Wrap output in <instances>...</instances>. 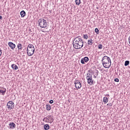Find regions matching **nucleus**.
<instances>
[{
  "label": "nucleus",
  "mask_w": 130,
  "mask_h": 130,
  "mask_svg": "<svg viewBox=\"0 0 130 130\" xmlns=\"http://www.w3.org/2000/svg\"><path fill=\"white\" fill-rule=\"evenodd\" d=\"M86 79L87 80H90V79H92V76H87Z\"/></svg>",
  "instance_id": "26"
},
{
  "label": "nucleus",
  "mask_w": 130,
  "mask_h": 130,
  "mask_svg": "<svg viewBox=\"0 0 130 130\" xmlns=\"http://www.w3.org/2000/svg\"><path fill=\"white\" fill-rule=\"evenodd\" d=\"M128 42H129V43L130 44V36H129V37L128 38Z\"/></svg>",
  "instance_id": "34"
},
{
  "label": "nucleus",
  "mask_w": 130,
  "mask_h": 130,
  "mask_svg": "<svg viewBox=\"0 0 130 130\" xmlns=\"http://www.w3.org/2000/svg\"><path fill=\"white\" fill-rule=\"evenodd\" d=\"M94 78H96V76H94Z\"/></svg>",
  "instance_id": "37"
},
{
  "label": "nucleus",
  "mask_w": 130,
  "mask_h": 130,
  "mask_svg": "<svg viewBox=\"0 0 130 130\" xmlns=\"http://www.w3.org/2000/svg\"><path fill=\"white\" fill-rule=\"evenodd\" d=\"M89 61V57H84L81 59V62L82 64H85V62H88Z\"/></svg>",
  "instance_id": "7"
},
{
  "label": "nucleus",
  "mask_w": 130,
  "mask_h": 130,
  "mask_svg": "<svg viewBox=\"0 0 130 130\" xmlns=\"http://www.w3.org/2000/svg\"><path fill=\"white\" fill-rule=\"evenodd\" d=\"M115 82H117V83H118V82H119V79H118V78H116L114 80Z\"/></svg>",
  "instance_id": "28"
},
{
  "label": "nucleus",
  "mask_w": 130,
  "mask_h": 130,
  "mask_svg": "<svg viewBox=\"0 0 130 130\" xmlns=\"http://www.w3.org/2000/svg\"><path fill=\"white\" fill-rule=\"evenodd\" d=\"M27 48H28V49H34V48H34V46L32 44H29L28 45Z\"/></svg>",
  "instance_id": "19"
},
{
  "label": "nucleus",
  "mask_w": 130,
  "mask_h": 130,
  "mask_svg": "<svg viewBox=\"0 0 130 130\" xmlns=\"http://www.w3.org/2000/svg\"><path fill=\"white\" fill-rule=\"evenodd\" d=\"M87 77H92V74L90 73H87Z\"/></svg>",
  "instance_id": "27"
},
{
  "label": "nucleus",
  "mask_w": 130,
  "mask_h": 130,
  "mask_svg": "<svg viewBox=\"0 0 130 130\" xmlns=\"http://www.w3.org/2000/svg\"><path fill=\"white\" fill-rule=\"evenodd\" d=\"M95 32L96 33V34H99V29H98L97 28H95Z\"/></svg>",
  "instance_id": "24"
},
{
  "label": "nucleus",
  "mask_w": 130,
  "mask_h": 130,
  "mask_svg": "<svg viewBox=\"0 0 130 130\" xmlns=\"http://www.w3.org/2000/svg\"><path fill=\"white\" fill-rule=\"evenodd\" d=\"M7 106L9 110H11V109H14L15 108V104H14V102L13 101H9L8 102Z\"/></svg>",
  "instance_id": "4"
},
{
  "label": "nucleus",
  "mask_w": 130,
  "mask_h": 130,
  "mask_svg": "<svg viewBox=\"0 0 130 130\" xmlns=\"http://www.w3.org/2000/svg\"><path fill=\"white\" fill-rule=\"evenodd\" d=\"M11 68L13 69V70H17L19 69V68L18 67V66L15 64H12L11 65Z\"/></svg>",
  "instance_id": "14"
},
{
  "label": "nucleus",
  "mask_w": 130,
  "mask_h": 130,
  "mask_svg": "<svg viewBox=\"0 0 130 130\" xmlns=\"http://www.w3.org/2000/svg\"><path fill=\"white\" fill-rule=\"evenodd\" d=\"M74 84L76 89H80V88L82 87V84H81V82H80V81L78 80H75Z\"/></svg>",
  "instance_id": "6"
},
{
  "label": "nucleus",
  "mask_w": 130,
  "mask_h": 130,
  "mask_svg": "<svg viewBox=\"0 0 130 130\" xmlns=\"http://www.w3.org/2000/svg\"><path fill=\"white\" fill-rule=\"evenodd\" d=\"M107 105H109V106H112V104L109 103V104H107Z\"/></svg>",
  "instance_id": "31"
},
{
  "label": "nucleus",
  "mask_w": 130,
  "mask_h": 130,
  "mask_svg": "<svg viewBox=\"0 0 130 130\" xmlns=\"http://www.w3.org/2000/svg\"><path fill=\"white\" fill-rule=\"evenodd\" d=\"M22 47L23 46L20 43L18 44L17 45V48L18 50H22Z\"/></svg>",
  "instance_id": "15"
},
{
  "label": "nucleus",
  "mask_w": 130,
  "mask_h": 130,
  "mask_svg": "<svg viewBox=\"0 0 130 130\" xmlns=\"http://www.w3.org/2000/svg\"><path fill=\"white\" fill-rule=\"evenodd\" d=\"M9 128H16V124L14 122H10L9 123Z\"/></svg>",
  "instance_id": "11"
},
{
  "label": "nucleus",
  "mask_w": 130,
  "mask_h": 130,
  "mask_svg": "<svg viewBox=\"0 0 130 130\" xmlns=\"http://www.w3.org/2000/svg\"><path fill=\"white\" fill-rule=\"evenodd\" d=\"M73 44L75 49H81L84 46V42L82 38L76 37L74 39Z\"/></svg>",
  "instance_id": "1"
},
{
  "label": "nucleus",
  "mask_w": 130,
  "mask_h": 130,
  "mask_svg": "<svg viewBox=\"0 0 130 130\" xmlns=\"http://www.w3.org/2000/svg\"><path fill=\"white\" fill-rule=\"evenodd\" d=\"M87 83L89 85H93L94 81H93L92 78H90V79L87 80Z\"/></svg>",
  "instance_id": "12"
},
{
  "label": "nucleus",
  "mask_w": 130,
  "mask_h": 130,
  "mask_svg": "<svg viewBox=\"0 0 130 130\" xmlns=\"http://www.w3.org/2000/svg\"><path fill=\"white\" fill-rule=\"evenodd\" d=\"M98 46L99 49H102V48H103V45H102V44H99Z\"/></svg>",
  "instance_id": "23"
},
{
  "label": "nucleus",
  "mask_w": 130,
  "mask_h": 130,
  "mask_svg": "<svg viewBox=\"0 0 130 130\" xmlns=\"http://www.w3.org/2000/svg\"><path fill=\"white\" fill-rule=\"evenodd\" d=\"M129 64V61L126 60L125 61L124 66L125 67H127V66H128Z\"/></svg>",
  "instance_id": "22"
},
{
  "label": "nucleus",
  "mask_w": 130,
  "mask_h": 130,
  "mask_svg": "<svg viewBox=\"0 0 130 130\" xmlns=\"http://www.w3.org/2000/svg\"><path fill=\"white\" fill-rule=\"evenodd\" d=\"M2 53H3V51L2 50V49L0 48V56L2 55Z\"/></svg>",
  "instance_id": "30"
},
{
  "label": "nucleus",
  "mask_w": 130,
  "mask_h": 130,
  "mask_svg": "<svg viewBox=\"0 0 130 130\" xmlns=\"http://www.w3.org/2000/svg\"><path fill=\"white\" fill-rule=\"evenodd\" d=\"M39 25L41 28H46L47 27V21L44 19H40L38 21Z\"/></svg>",
  "instance_id": "3"
},
{
  "label": "nucleus",
  "mask_w": 130,
  "mask_h": 130,
  "mask_svg": "<svg viewBox=\"0 0 130 130\" xmlns=\"http://www.w3.org/2000/svg\"><path fill=\"white\" fill-rule=\"evenodd\" d=\"M0 20H3V16L0 15Z\"/></svg>",
  "instance_id": "33"
},
{
  "label": "nucleus",
  "mask_w": 130,
  "mask_h": 130,
  "mask_svg": "<svg viewBox=\"0 0 130 130\" xmlns=\"http://www.w3.org/2000/svg\"><path fill=\"white\" fill-rule=\"evenodd\" d=\"M44 128L45 130L49 129V125H48V124H45L44 126Z\"/></svg>",
  "instance_id": "18"
},
{
  "label": "nucleus",
  "mask_w": 130,
  "mask_h": 130,
  "mask_svg": "<svg viewBox=\"0 0 130 130\" xmlns=\"http://www.w3.org/2000/svg\"><path fill=\"white\" fill-rule=\"evenodd\" d=\"M46 119L49 120V122L50 123H52L53 122V118H52V116L49 115L46 117Z\"/></svg>",
  "instance_id": "9"
},
{
  "label": "nucleus",
  "mask_w": 130,
  "mask_h": 130,
  "mask_svg": "<svg viewBox=\"0 0 130 130\" xmlns=\"http://www.w3.org/2000/svg\"><path fill=\"white\" fill-rule=\"evenodd\" d=\"M102 64L105 69H109L111 67V60L107 56H104L102 60Z\"/></svg>",
  "instance_id": "2"
},
{
  "label": "nucleus",
  "mask_w": 130,
  "mask_h": 130,
  "mask_svg": "<svg viewBox=\"0 0 130 130\" xmlns=\"http://www.w3.org/2000/svg\"><path fill=\"white\" fill-rule=\"evenodd\" d=\"M91 71H92V70H89V71H88V72H89V73H91Z\"/></svg>",
  "instance_id": "36"
},
{
  "label": "nucleus",
  "mask_w": 130,
  "mask_h": 130,
  "mask_svg": "<svg viewBox=\"0 0 130 130\" xmlns=\"http://www.w3.org/2000/svg\"><path fill=\"white\" fill-rule=\"evenodd\" d=\"M0 89H1L0 93H2V95H5V94H6V92H7V89L3 87H0Z\"/></svg>",
  "instance_id": "10"
},
{
  "label": "nucleus",
  "mask_w": 130,
  "mask_h": 130,
  "mask_svg": "<svg viewBox=\"0 0 130 130\" xmlns=\"http://www.w3.org/2000/svg\"><path fill=\"white\" fill-rule=\"evenodd\" d=\"M35 52V48L28 49V48H27V53L28 56H32V55L34 54Z\"/></svg>",
  "instance_id": "5"
},
{
  "label": "nucleus",
  "mask_w": 130,
  "mask_h": 130,
  "mask_svg": "<svg viewBox=\"0 0 130 130\" xmlns=\"http://www.w3.org/2000/svg\"><path fill=\"white\" fill-rule=\"evenodd\" d=\"M83 38H84V39H88V35H83Z\"/></svg>",
  "instance_id": "25"
},
{
  "label": "nucleus",
  "mask_w": 130,
  "mask_h": 130,
  "mask_svg": "<svg viewBox=\"0 0 130 130\" xmlns=\"http://www.w3.org/2000/svg\"><path fill=\"white\" fill-rule=\"evenodd\" d=\"M93 40L92 39H90L89 40H88V45H92L93 44Z\"/></svg>",
  "instance_id": "16"
},
{
  "label": "nucleus",
  "mask_w": 130,
  "mask_h": 130,
  "mask_svg": "<svg viewBox=\"0 0 130 130\" xmlns=\"http://www.w3.org/2000/svg\"><path fill=\"white\" fill-rule=\"evenodd\" d=\"M20 15H21V18H24V17L26 16V12H25V11L24 10L21 11L20 12Z\"/></svg>",
  "instance_id": "13"
},
{
  "label": "nucleus",
  "mask_w": 130,
  "mask_h": 130,
  "mask_svg": "<svg viewBox=\"0 0 130 130\" xmlns=\"http://www.w3.org/2000/svg\"><path fill=\"white\" fill-rule=\"evenodd\" d=\"M8 45L9 47H10L11 49H12V50H14L15 48H16V45L12 42H9L8 43Z\"/></svg>",
  "instance_id": "8"
},
{
  "label": "nucleus",
  "mask_w": 130,
  "mask_h": 130,
  "mask_svg": "<svg viewBox=\"0 0 130 130\" xmlns=\"http://www.w3.org/2000/svg\"><path fill=\"white\" fill-rule=\"evenodd\" d=\"M103 102L105 103V104H106V103L108 102V98H107V97H104L103 98Z\"/></svg>",
  "instance_id": "17"
},
{
  "label": "nucleus",
  "mask_w": 130,
  "mask_h": 130,
  "mask_svg": "<svg viewBox=\"0 0 130 130\" xmlns=\"http://www.w3.org/2000/svg\"><path fill=\"white\" fill-rule=\"evenodd\" d=\"M75 3L77 6H80L81 4V0H75Z\"/></svg>",
  "instance_id": "21"
},
{
  "label": "nucleus",
  "mask_w": 130,
  "mask_h": 130,
  "mask_svg": "<svg viewBox=\"0 0 130 130\" xmlns=\"http://www.w3.org/2000/svg\"><path fill=\"white\" fill-rule=\"evenodd\" d=\"M46 110H48V111H49V110H50V109H51V106H50L49 105H46Z\"/></svg>",
  "instance_id": "20"
},
{
  "label": "nucleus",
  "mask_w": 130,
  "mask_h": 130,
  "mask_svg": "<svg viewBox=\"0 0 130 130\" xmlns=\"http://www.w3.org/2000/svg\"><path fill=\"white\" fill-rule=\"evenodd\" d=\"M49 103H50V104H52V103H53V100H51L49 101Z\"/></svg>",
  "instance_id": "29"
},
{
  "label": "nucleus",
  "mask_w": 130,
  "mask_h": 130,
  "mask_svg": "<svg viewBox=\"0 0 130 130\" xmlns=\"http://www.w3.org/2000/svg\"><path fill=\"white\" fill-rule=\"evenodd\" d=\"M45 119H46V117H45V118H44V119H43V121H44V120H45Z\"/></svg>",
  "instance_id": "35"
},
{
  "label": "nucleus",
  "mask_w": 130,
  "mask_h": 130,
  "mask_svg": "<svg viewBox=\"0 0 130 130\" xmlns=\"http://www.w3.org/2000/svg\"><path fill=\"white\" fill-rule=\"evenodd\" d=\"M96 76H98V73H99V72L98 71V70H96Z\"/></svg>",
  "instance_id": "32"
}]
</instances>
